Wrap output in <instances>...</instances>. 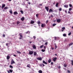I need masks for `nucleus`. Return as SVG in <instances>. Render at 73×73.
<instances>
[{
  "instance_id": "obj_1",
  "label": "nucleus",
  "mask_w": 73,
  "mask_h": 73,
  "mask_svg": "<svg viewBox=\"0 0 73 73\" xmlns=\"http://www.w3.org/2000/svg\"><path fill=\"white\" fill-rule=\"evenodd\" d=\"M29 54L30 55H31L33 54V51L29 50Z\"/></svg>"
},
{
  "instance_id": "obj_2",
  "label": "nucleus",
  "mask_w": 73,
  "mask_h": 73,
  "mask_svg": "<svg viewBox=\"0 0 73 73\" xmlns=\"http://www.w3.org/2000/svg\"><path fill=\"white\" fill-rule=\"evenodd\" d=\"M8 73H12L13 72V70H9H9H7ZM11 72V73H10Z\"/></svg>"
},
{
  "instance_id": "obj_3",
  "label": "nucleus",
  "mask_w": 73,
  "mask_h": 73,
  "mask_svg": "<svg viewBox=\"0 0 73 73\" xmlns=\"http://www.w3.org/2000/svg\"><path fill=\"white\" fill-rule=\"evenodd\" d=\"M57 23H60L61 22V19H58L56 20Z\"/></svg>"
},
{
  "instance_id": "obj_4",
  "label": "nucleus",
  "mask_w": 73,
  "mask_h": 73,
  "mask_svg": "<svg viewBox=\"0 0 73 73\" xmlns=\"http://www.w3.org/2000/svg\"><path fill=\"white\" fill-rule=\"evenodd\" d=\"M11 64L12 65L13 64H15V61H14V60H13V59H12L11 60Z\"/></svg>"
},
{
  "instance_id": "obj_5",
  "label": "nucleus",
  "mask_w": 73,
  "mask_h": 73,
  "mask_svg": "<svg viewBox=\"0 0 73 73\" xmlns=\"http://www.w3.org/2000/svg\"><path fill=\"white\" fill-rule=\"evenodd\" d=\"M45 8L47 12H48V11H49V7H45Z\"/></svg>"
},
{
  "instance_id": "obj_6",
  "label": "nucleus",
  "mask_w": 73,
  "mask_h": 73,
  "mask_svg": "<svg viewBox=\"0 0 73 73\" xmlns=\"http://www.w3.org/2000/svg\"><path fill=\"white\" fill-rule=\"evenodd\" d=\"M36 58L38 60H39L40 61H41V60H42V58L41 57L37 58Z\"/></svg>"
},
{
  "instance_id": "obj_7",
  "label": "nucleus",
  "mask_w": 73,
  "mask_h": 73,
  "mask_svg": "<svg viewBox=\"0 0 73 73\" xmlns=\"http://www.w3.org/2000/svg\"><path fill=\"white\" fill-rule=\"evenodd\" d=\"M53 12V10H52V9H50L49 11V13H50L51 12Z\"/></svg>"
},
{
  "instance_id": "obj_8",
  "label": "nucleus",
  "mask_w": 73,
  "mask_h": 73,
  "mask_svg": "<svg viewBox=\"0 0 73 73\" xmlns=\"http://www.w3.org/2000/svg\"><path fill=\"white\" fill-rule=\"evenodd\" d=\"M56 60H57V58L56 57H55L53 58V60L54 61V62H55V61H56Z\"/></svg>"
},
{
  "instance_id": "obj_9",
  "label": "nucleus",
  "mask_w": 73,
  "mask_h": 73,
  "mask_svg": "<svg viewBox=\"0 0 73 73\" xmlns=\"http://www.w3.org/2000/svg\"><path fill=\"white\" fill-rule=\"evenodd\" d=\"M51 61H52V60H51V58L49 59V60H48V63H50Z\"/></svg>"
},
{
  "instance_id": "obj_10",
  "label": "nucleus",
  "mask_w": 73,
  "mask_h": 73,
  "mask_svg": "<svg viewBox=\"0 0 73 73\" xmlns=\"http://www.w3.org/2000/svg\"><path fill=\"white\" fill-rule=\"evenodd\" d=\"M22 35H23V34L21 33H19V35L20 36V37H23Z\"/></svg>"
},
{
  "instance_id": "obj_11",
  "label": "nucleus",
  "mask_w": 73,
  "mask_h": 73,
  "mask_svg": "<svg viewBox=\"0 0 73 73\" xmlns=\"http://www.w3.org/2000/svg\"><path fill=\"white\" fill-rule=\"evenodd\" d=\"M33 47L34 49H36V46L35 45H33Z\"/></svg>"
},
{
  "instance_id": "obj_12",
  "label": "nucleus",
  "mask_w": 73,
  "mask_h": 73,
  "mask_svg": "<svg viewBox=\"0 0 73 73\" xmlns=\"http://www.w3.org/2000/svg\"><path fill=\"white\" fill-rule=\"evenodd\" d=\"M64 7L65 8H68V5H64Z\"/></svg>"
},
{
  "instance_id": "obj_13",
  "label": "nucleus",
  "mask_w": 73,
  "mask_h": 73,
  "mask_svg": "<svg viewBox=\"0 0 73 73\" xmlns=\"http://www.w3.org/2000/svg\"><path fill=\"white\" fill-rule=\"evenodd\" d=\"M25 19V18H24V17H23L21 19V20H22V21H24Z\"/></svg>"
},
{
  "instance_id": "obj_14",
  "label": "nucleus",
  "mask_w": 73,
  "mask_h": 73,
  "mask_svg": "<svg viewBox=\"0 0 73 73\" xmlns=\"http://www.w3.org/2000/svg\"><path fill=\"white\" fill-rule=\"evenodd\" d=\"M58 4H59V3H56L55 5L56 7H58Z\"/></svg>"
},
{
  "instance_id": "obj_15",
  "label": "nucleus",
  "mask_w": 73,
  "mask_h": 73,
  "mask_svg": "<svg viewBox=\"0 0 73 73\" xmlns=\"http://www.w3.org/2000/svg\"><path fill=\"white\" fill-rule=\"evenodd\" d=\"M10 58V56H9L8 55L7 57V60H9Z\"/></svg>"
},
{
  "instance_id": "obj_16",
  "label": "nucleus",
  "mask_w": 73,
  "mask_h": 73,
  "mask_svg": "<svg viewBox=\"0 0 73 73\" xmlns=\"http://www.w3.org/2000/svg\"><path fill=\"white\" fill-rule=\"evenodd\" d=\"M34 23H35V21H33L31 20V24H34Z\"/></svg>"
},
{
  "instance_id": "obj_17",
  "label": "nucleus",
  "mask_w": 73,
  "mask_h": 73,
  "mask_svg": "<svg viewBox=\"0 0 73 73\" xmlns=\"http://www.w3.org/2000/svg\"><path fill=\"white\" fill-rule=\"evenodd\" d=\"M18 13L17 11H15L14 12V15H17Z\"/></svg>"
},
{
  "instance_id": "obj_18",
  "label": "nucleus",
  "mask_w": 73,
  "mask_h": 73,
  "mask_svg": "<svg viewBox=\"0 0 73 73\" xmlns=\"http://www.w3.org/2000/svg\"><path fill=\"white\" fill-rule=\"evenodd\" d=\"M45 25L44 24H42L41 26L42 28H44V27H45Z\"/></svg>"
},
{
  "instance_id": "obj_19",
  "label": "nucleus",
  "mask_w": 73,
  "mask_h": 73,
  "mask_svg": "<svg viewBox=\"0 0 73 73\" xmlns=\"http://www.w3.org/2000/svg\"><path fill=\"white\" fill-rule=\"evenodd\" d=\"M42 62H43V64H46V65H47V64H48L47 63H46V62H45V61H43Z\"/></svg>"
},
{
  "instance_id": "obj_20",
  "label": "nucleus",
  "mask_w": 73,
  "mask_h": 73,
  "mask_svg": "<svg viewBox=\"0 0 73 73\" xmlns=\"http://www.w3.org/2000/svg\"><path fill=\"white\" fill-rule=\"evenodd\" d=\"M5 7V5L4 4L2 6V9H3V8H4V7Z\"/></svg>"
},
{
  "instance_id": "obj_21",
  "label": "nucleus",
  "mask_w": 73,
  "mask_h": 73,
  "mask_svg": "<svg viewBox=\"0 0 73 73\" xmlns=\"http://www.w3.org/2000/svg\"><path fill=\"white\" fill-rule=\"evenodd\" d=\"M9 44H10V43H7L6 44V46H9V45H8Z\"/></svg>"
},
{
  "instance_id": "obj_22",
  "label": "nucleus",
  "mask_w": 73,
  "mask_h": 73,
  "mask_svg": "<svg viewBox=\"0 0 73 73\" xmlns=\"http://www.w3.org/2000/svg\"><path fill=\"white\" fill-rule=\"evenodd\" d=\"M34 56H36V55H37V52H34Z\"/></svg>"
},
{
  "instance_id": "obj_23",
  "label": "nucleus",
  "mask_w": 73,
  "mask_h": 73,
  "mask_svg": "<svg viewBox=\"0 0 73 73\" xmlns=\"http://www.w3.org/2000/svg\"><path fill=\"white\" fill-rule=\"evenodd\" d=\"M25 33L26 34H30V32H29V31H28L27 32H26Z\"/></svg>"
},
{
  "instance_id": "obj_24",
  "label": "nucleus",
  "mask_w": 73,
  "mask_h": 73,
  "mask_svg": "<svg viewBox=\"0 0 73 73\" xmlns=\"http://www.w3.org/2000/svg\"><path fill=\"white\" fill-rule=\"evenodd\" d=\"M73 44V43H71L69 44V46H71V45H72Z\"/></svg>"
},
{
  "instance_id": "obj_25",
  "label": "nucleus",
  "mask_w": 73,
  "mask_h": 73,
  "mask_svg": "<svg viewBox=\"0 0 73 73\" xmlns=\"http://www.w3.org/2000/svg\"><path fill=\"white\" fill-rule=\"evenodd\" d=\"M9 67L10 68H11V69H12L13 68V66L11 65L9 66Z\"/></svg>"
},
{
  "instance_id": "obj_26",
  "label": "nucleus",
  "mask_w": 73,
  "mask_h": 73,
  "mask_svg": "<svg viewBox=\"0 0 73 73\" xmlns=\"http://www.w3.org/2000/svg\"><path fill=\"white\" fill-rule=\"evenodd\" d=\"M38 72L39 73H42V70H39Z\"/></svg>"
},
{
  "instance_id": "obj_27",
  "label": "nucleus",
  "mask_w": 73,
  "mask_h": 73,
  "mask_svg": "<svg viewBox=\"0 0 73 73\" xmlns=\"http://www.w3.org/2000/svg\"><path fill=\"white\" fill-rule=\"evenodd\" d=\"M37 24H41V22H40V21H38V22H37Z\"/></svg>"
},
{
  "instance_id": "obj_28",
  "label": "nucleus",
  "mask_w": 73,
  "mask_h": 73,
  "mask_svg": "<svg viewBox=\"0 0 73 73\" xmlns=\"http://www.w3.org/2000/svg\"><path fill=\"white\" fill-rule=\"evenodd\" d=\"M8 7H5L4 8V9H8Z\"/></svg>"
},
{
  "instance_id": "obj_29",
  "label": "nucleus",
  "mask_w": 73,
  "mask_h": 73,
  "mask_svg": "<svg viewBox=\"0 0 73 73\" xmlns=\"http://www.w3.org/2000/svg\"><path fill=\"white\" fill-rule=\"evenodd\" d=\"M9 12L11 14H12V10L9 11Z\"/></svg>"
},
{
  "instance_id": "obj_30",
  "label": "nucleus",
  "mask_w": 73,
  "mask_h": 73,
  "mask_svg": "<svg viewBox=\"0 0 73 73\" xmlns=\"http://www.w3.org/2000/svg\"><path fill=\"white\" fill-rule=\"evenodd\" d=\"M20 23V22L19 21H17V25H18V24H19Z\"/></svg>"
},
{
  "instance_id": "obj_31",
  "label": "nucleus",
  "mask_w": 73,
  "mask_h": 73,
  "mask_svg": "<svg viewBox=\"0 0 73 73\" xmlns=\"http://www.w3.org/2000/svg\"><path fill=\"white\" fill-rule=\"evenodd\" d=\"M63 36L64 37H65V36H66V34H64L63 35Z\"/></svg>"
},
{
  "instance_id": "obj_32",
  "label": "nucleus",
  "mask_w": 73,
  "mask_h": 73,
  "mask_svg": "<svg viewBox=\"0 0 73 73\" xmlns=\"http://www.w3.org/2000/svg\"><path fill=\"white\" fill-rule=\"evenodd\" d=\"M41 51L43 52H45V50L42 49Z\"/></svg>"
},
{
  "instance_id": "obj_33",
  "label": "nucleus",
  "mask_w": 73,
  "mask_h": 73,
  "mask_svg": "<svg viewBox=\"0 0 73 73\" xmlns=\"http://www.w3.org/2000/svg\"><path fill=\"white\" fill-rule=\"evenodd\" d=\"M71 65H73V60H71Z\"/></svg>"
},
{
  "instance_id": "obj_34",
  "label": "nucleus",
  "mask_w": 73,
  "mask_h": 73,
  "mask_svg": "<svg viewBox=\"0 0 73 73\" xmlns=\"http://www.w3.org/2000/svg\"><path fill=\"white\" fill-rule=\"evenodd\" d=\"M62 30H65V27H63L62 28Z\"/></svg>"
},
{
  "instance_id": "obj_35",
  "label": "nucleus",
  "mask_w": 73,
  "mask_h": 73,
  "mask_svg": "<svg viewBox=\"0 0 73 73\" xmlns=\"http://www.w3.org/2000/svg\"><path fill=\"white\" fill-rule=\"evenodd\" d=\"M20 12L22 14H23V13H24V12H23V10L21 11Z\"/></svg>"
},
{
  "instance_id": "obj_36",
  "label": "nucleus",
  "mask_w": 73,
  "mask_h": 73,
  "mask_svg": "<svg viewBox=\"0 0 73 73\" xmlns=\"http://www.w3.org/2000/svg\"><path fill=\"white\" fill-rule=\"evenodd\" d=\"M17 52L18 53H19V54H21V52H19V51H17Z\"/></svg>"
},
{
  "instance_id": "obj_37",
  "label": "nucleus",
  "mask_w": 73,
  "mask_h": 73,
  "mask_svg": "<svg viewBox=\"0 0 73 73\" xmlns=\"http://www.w3.org/2000/svg\"><path fill=\"white\" fill-rule=\"evenodd\" d=\"M55 49H56L57 48V45L55 46Z\"/></svg>"
},
{
  "instance_id": "obj_38",
  "label": "nucleus",
  "mask_w": 73,
  "mask_h": 73,
  "mask_svg": "<svg viewBox=\"0 0 73 73\" xmlns=\"http://www.w3.org/2000/svg\"><path fill=\"white\" fill-rule=\"evenodd\" d=\"M55 25H56V24H54L52 25V27H54Z\"/></svg>"
},
{
  "instance_id": "obj_39",
  "label": "nucleus",
  "mask_w": 73,
  "mask_h": 73,
  "mask_svg": "<svg viewBox=\"0 0 73 73\" xmlns=\"http://www.w3.org/2000/svg\"><path fill=\"white\" fill-rule=\"evenodd\" d=\"M64 67H65L66 68L67 66V65L65 64H64Z\"/></svg>"
},
{
  "instance_id": "obj_40",
  "label": "nucleus",
  "mask_w": 73,
  "mask_h": 73,
  "mask_svg": "<svg viewBox=\"0 0 73 73\" xmlns=\"http://www.w3.org/2000/svg\"><path fill=\"white\" fill-rule=\"evenodd\" d=\"M43 46H44V45H42L40 46V48H43Z\"/></svg>"
},
{
  "instance_id": "obj_41",
  "label": "nucleus",
  "mask_w": 73,
  "mask_h": 73,
  "mask_svg": "<svg viewBox=\"0 0 73 73\" xmlns=\"http://www.w3.org/2000/svg\"><path fill=\"white\" fill-rule=\"evenodd\" d=\"M72 9L71 8H69V11H72Z\"/></svg>"
},
{
  "instance_id": "obj_42",
  "label": "nucleus",
  "mask_w": 73,
  "mask_h": 73,
  "mask_svg": "<svg viewBox=\"0 0 73 73\" xmlns=\"http://www.w3.org/2000/svg\"><path fill=\"white\" fill-rule=\"evenodd\" d=\"M59 10L60 11H62V8H59Z\"/></svg>"
},
{
  "instance_id": "obj_43",
  "label": "nucleus",
  "mask_w": 73,
  "mask_h": 73,
  "mask_svg": "<svg viewBox=\"0 0 73 73\" xmlns=\"http://www.w3.org/2000/svg\"><path fill=\"white\" fill-rule=\"evenodd\" d=\"M38 15H38V14H36V17H38Z\"/></svg>"
},
{
  "instance_id": "obj_44",
  "label": "nucleus",
  "mask_w": 73,
  "mask_h": 73,
  "mask_svg": "<svg viewBox=\"0 0 73 73\" xmlns=\"http://www.w3.org/2000/svg\"><path fill=\"white\" fill-rule=\"evenodd\" d=\"M71 32H70V33H69L68 34V36H70V35H71Z\"/></svg>"
},
{
  "instance_id": "obj_45",
  "label": "nucleus",
  "mask_w": 73,
  "mask_h": 73,
  "mask_svg": "<svg viewBox=\"0 0 73 73\" xmlns=\"http://www.w3.org/2000/svg\"><path fill=\"white\" fill-rule=\"evenodd\" d=\"M69 5L70 7H72V5L71 4H69Z\"/></svg>"
},
{
  "instance_id": "obj_46",
  "label": "nucleus",
  "mask_w": 73,
  "mask_h": 73,
  "mask_svg": "<svg viewBox=\"0 0 73 73\" xmlns=\"http://www.w3.org/2000/svg\"><path fill=\"white\" fill-rule=\"evenodd\" d=\"M45 45H48V42H46L45 43Z\"/></svg>"
},
{
  "instance_id": "obj_47",
  "label": "nucleus",
  "mask_w": 73,
  "mask_h": 73,
  "mask_svg": "<svg viewBox=\"0 0 73 73\" xmlns=\"http://www.w3.org/2000/svg\"><path fill=\"white\" fill-rule=\"evenodd\" d=\"M54 38H55L54 40H56V39H57V37H54Z\"/></svg>"
},
{
  "instance_id": "obj_48",
  "label": "nucleus",
  "mask_w": 73,
  "mask_h": 73,
  "mask_svg": "<svg viewBox=\"0 0 73 73\" xmlns=\"http://www.w3.org/2000/svg\"><path fill=\"white\" fill-rule=\"evenodd\" d=\"M58 69H60L61 68V66H58Z\"/></svg>"
},
{
  "instance_id": "obj_49",
  "label": "nucleus",
  "mask_w": 73,
  "mask_h": 73,
  "mask_svg": "<svg viewBox=\"0 0 73 73\" xmlns=\"http://www.w3.org/2000/svg\"><path fill=\"white\" fill-rule=\"evenodd\" d=\"M67 72H68V73H70V71L69 70H67Z\"/></svg>"
},
{
  "instance_id": "obj_50",
  "label": "nucleus",
  "mask_w": 73,
  "mask_h": 73,
  "mask_svg": "<svg viewBox=\"0 0 73 73\" xmlns=\"http://www.w3.org/2000/svg\"><path fill=\"white\" fill-rule=\"evenodd\" d=\"M3 37H5V35L4 34H3Z\"/></svg>"
},
{
  "instance_id": "obj_51",
  "label": "nucleus",
  "mask_w": 73,
  "mask_h": 73,
  "mask_svg": "<svg viewBox=\"0 0 73 73\" xmlns=\"http://www.w3.org/2000/svg\"><path fill=\"white\" fill-rule=\"evenodd\" d=\"M53 62H52L51 63V65H53Z\"/></svg>"
},
{
  "instance_id": "obj_52",
  "label": "nucleus",
  "mask_w": 73,
  "mask_h": 73,
  "mask_svg": "<svg viewBox=\"0 0 73 73\" xmlns=\"http://www.w3.org/2000/svg\"><path fill=\"white\" fill-rule=\"evenodd\" d=\"M51 49H52V50H54V48L51 47Z\"/></svg>"
},
{
  "instance_id": "obj_53",
  "label": "nucleus",
  "mask_w": 73,
  "mask_h": 73,
  "mask_svg": "<svg viewBox=\"0 0 73 73\" xmlns=\"http://www.w3.org/2000/svg\"><path fill=\"white\" fill-rule=\"evenodd\" d=\"M44 49H46V46H44Z\"/></svg>"
},
{
  "instance_id": "obj_54",
  "label": "nucleus",
  "mask_w": 73,
  "mask_h": 73,
  "mask_svg": "<svg viewBox=\"0 0 73 73\" xmlns=\"http://www.w3.org/2000/svg\"><path fill=\"white\" fill-rule=\"evenodd\" d=\"M48 23V20H47L46 21V24H47Z\"/></svg>"
},
{
  "instance_id": "obj_55",
  "label": "nucleus",
  "mask_w": 73,
  "mask_h": 73,
  "mask_svg": "<svg viewBox=\"0 0 73 73\" xmlns=\"http://www.w3.org/2000/svg\"><path fill=\"white\" fill-rule=\"evenodd\" d=\"M27 67H28V68H30V66H29V65H27Z\"/></svg>"
},
{
  "instance_id": "obj_56",
  "label": "nucleus",
  "mask_w": 73,
  "mask_h": 73,
  "mask_svg": "<svg viewBox=\"0 0 73 73\" xmlns=\"http://www.w3.org/2000/svg\"><path fill=\"white\" fill-rule=\"evenodd\" d=\"M13 56H14L15 57H16V55L14 54V55H13Z\"/></svg>"
},
{
  "instance_id": "obj_57",
  "label": "nucleus",
  "mask_w": 73,
  "mask_h": 73,
  "mask_svg": "<svg viewBox=\"0 0 73 73\" xmlns=\"http://www.w3.org/2000/svg\"><path fill=\"white\" fill-rule=\"evenodd\" d=\"M22 38H23V37H20V38H19V39L20 40H21V39Z\"/></svg>"
},
{
  "instance_id": "obj_58",
  "label": "nucleus",
  "mask_w": 73,
  "mask_h": 73,
  "mask_svg": "<svg viewBox=\"0 0 73 73\" xmlns=\"http://www.w3.org/2000/svg\"><path fill=\"white\" fill-rule=\"evenodd\" d=\"M33 38H34V39H35V38H36V36H33Z\"/></svg>"
},
{
  "instance_id": "obj_59",
  "label": "nucleus",
  "mask_w": 73,
  "mask_h": 73,
  "mask_svg": "<svg viewBox=\"0 0 73 73\" xmlns=\"http://www.w3.org/2000/svg\"><path fill=\"white\" fill-rule=\"evenodd\" d=\"M65 12H66V13H67V11L66 10H65Z\"/></svg>"
},
{
  "instance_id": "obj_60",
  "label": "nucleus",
  "mask_w": 73,
  "mask_h": 73,
  "mask_svg": "<svg viewBox=\"0 0 73 73\" xmlns=\"http://www.w3.org/2000/svg\"><path fill=\"white\" fill-rule=\"evenodd\" d=\"M28 4H31V2H29L28 3Z\"/></svg>"
},
{
  "instance_id": "obj_61",
  "label": "nucleus",
  "mask_w": 73,
  "mask_h": 73,
  "mask_svg": "<svg viewBox=\"0 0 73 73\" xmlns=\"http://www.w3.org/2000/svg\"><path fill=\"white\" fill-rule=\"evenodd\" d=\"M42 65L43 66H45V65L44 64H42Z\"/></svg>"
},
{
  "instance_id": "obj_62",
  "label": "nucleus",
  "mask_w": 73,
  "mask_h": 73,
  "mask_svg": "<svg viewBox=\"0 0 73 73\" xmlns=\"http://www.w3.org/2000/svg\"><path fill=\"white\" fill-rule=\"evenodd\" d=\"M39 5H40V6H42V5L41 4H39Z\"/></svg>"
},
{
  "instance_id": "obj_63",
  "label": "nucleus",
  "mask_w": 73,
  "mask_h": 73,
  "mask_svg": "<svg viewBox=\"0 0 73 73\" xmlns=\"http://www.w3.org/2000/svg\"><path fill=\"white\" fill-rule=\"evenodd\" d=\"M68 13H70V12L69 11L68 12Z\"/></svg>"
},
{
  "instance_id": "obj_64",
  "label": "nucleus",
  "mask_w": 73,
  "mask_h": 73,
  "mask_svg": "<svg viewBox=\"0 0 73 73\" xmlns=\"http://www.w3.org/2000/svg\"><path fill=\"white\" fill-rule=\"evenodd\" d=\"M64 70H66V68H64Z\"/></svg>"
}]
</instances>
